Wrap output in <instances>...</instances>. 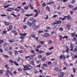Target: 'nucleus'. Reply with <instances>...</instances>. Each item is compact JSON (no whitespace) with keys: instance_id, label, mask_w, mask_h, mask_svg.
<instances>
[{"instance_id":"obj_1","label":"nucleus","mask_w":77,"mask_h":77,"mask_svg":"<svg viewBox=\"0 0 77 77\" xmlns=\"http://www.w3.org/2000/svg\"><path fill=\"white\" fill-rule=\"evenodd\" d=\"M37 21V20H33L32 21V23L29 22V21H28L27 23V24L29 26H32V25H33V24H35L36 23V22Z\"/></svg>"},{"instance_id":"obj_2","label":"nucleus","mask_w":77,"mask_h":77,"mask_svg":"<svg viewBox=\"0 0 77 77\" xmlns=\"http://www.w3.org/2000/svg\"><path fill=\"white\" fill-rule=\"evenodd\" d=\"M28 59V60L30 62L33 59V55H31L30 56H28L26 57L25 59Z\"/></svg>"},{"instance_id":"obj_3","label":"nucleus","mask_w":77,"mask_h":77,"mask_svg":"<svg viewBox=\"0 0 77 77\" xmlns=\"http://www.w3.org/2000/svg\"><path fill=\"white\" fill-rule=\"evenodd\" d=\"M33 29L34 30H36L37 29L39 28L38 26H36L35 24H34V25L32 26Z\"/></svg>"},{"instance_id":"obj_4","label":"nucleus","mask_w":77,"mask_h":77,"mask_svg":"<svg viewBox=\"0 0 77 77\" xmlns=\"http://www.w3.org/2000/svg\"><path fill=\"white\" fill-rule=\"evenodd\" d=\"M59 58L61 59H63L64 60H65V59H66V57H65V56L64 55H61L59 56Z\"/></svg>"},{"instance_id":"obj_5","label":"nucleus","mask_w":77,"mask_h":77,"mask_svg":"<svg viewBox=\"0 0 77 77\" xmlns=\"http://www.w3.org/2000/svg\"><path fill=\"white\" fill-rule=\"evenodd\" d=\"M64 38L67 39V38H68V37L67 36H65L64 37H63L62 36V35H60V40H62V38L64 39Z\"/></svg>"},{"instance_id":"obj_6","label":"nucleus","mask_w":77,"mask_h":77,"mask_svg":"<svg viewBox=\"0 0 77 77\" xmlns=\"http://www.w3.org/2000/svg\"><path fill=\"white\" fill-rule=\"evenodd\" d=\"M8 12H11L12 10L14 9V8H9L7 9Z\"/></svg>"},{"instance_id":"obj_7","label":"nucleus","mask_w":77,"mask_h":77,"mask_svg":"<svg viewBox=\"0 0 77 77\" xmlns=\"http://www.w3.org/2000/svg\"><path fill=\"white\" fill-rule=\"evenodd\" d=\"M11 32L12 33H13L14 34V36H17V35H18V34L17 31H15V30H12L11 31Z\"/></svg>"},{"instance_id":"obj_8","label":"nucleus","mask_w":77,"mask_h":77,"mask_svg":"<svg viewBox=\"0 0 77 77\" xmlns=\"http://www.w3.org/2000/svg\"><path fill=\"white\" fill-rule=\"evenodd\" d=\"M66 18H67V20H71V16L70 15H68L67 16H65L64 17V18L66 19Z\"/></svg>"},{"instance_id":"obj_9","label":"nucleus","mask_w":77,"mask_h":77,"mask_svg":"<svg viewBox=\"0 0 77 77\" xmlns=\"http://www.w3.org/2000/svg\"><path fill=\"white\" fill-rule=\"evenodd\" d=\"M64 72H60V73L59 74V75H60V76L61 77H63L64 75Z\"/></svg>"},{"instance_id":"obj_10","label":"nucleus","mask_w":77,"mask_h":77,"mask_svg":"<svg viewBox=\"0 0 77 77\" xmlns=\"http://www.w3.org/2000/svg\"><path fill=\"white\" fill-rule=\"evenodd\" d=\"M29 67H30L31 68H29ZM33 67L31 66H30V65L29 64H27V66H26V68H27L28 69H30L31 68H32Z\"/></svg>"},{"instance_id":"obj_11","label":"nucleus","mask_w":77,"mask_h":77,"mask_svg":"<svg viewBox=\"0 0 77 77\" xmlns=\"http://www.w3.org/2000/svg\"><path fill=\"white\" fill-rule=\"evenodd\" d=\"M10 72V71L9 70V69H7V72L5 73V75L7 76H8L9 75V73Z\"/></svg>"},{"instance_id":"obj_12","label":"nucleus","mask_w":77,"mask_h":77,"mask_svg":"<svg viewBox=\"0 0 77 77\" xmlns=\"http://www.w3.org/2000/svg\"><path fill=\"white\" fill-rule=\"evenodd\" d=\"M43 37H48L50 35L48 33H46L45 35H43Z\"/></svg>"},{"instance_id":"obj_13","label":"nucleus","mask_w":77,"mask_h":77,"mask_svg":"<svg viewBox=\"0 0 77 77\" xmlns=\"http://www.w3.org/2000/svg\"><path fill=\"white\" fill-rule=\"evenodd\" d=\"M4 23H5V25L6 26H9V24H10V23L9 22H4Z\"/></svg>"},{"instance_id":"obj_14","label":"nucleus","mask_w":77,"mask_h":77,"mask_svg":"<svg viewBox=\"0 0 77 77\" xmlns=\"http://www.w3.org/2000/svg\"><path fill=\"white\" fill-rule=\"evenodd\" d=\"M30 37H32V38L35 39L36 38V35L35 34H33L30 35Z\"/></svg>"},{"instance_id":"obj_15","label":"nucleus","mask_w":77,"mask_h":77,"mask_svg":"<svg viewBox=\"0 0 77 77\" xmlns=\"http://www.w3.org/2000/svg\"><path fill=\"white\" fill-rule=\"evenodd\" d=\"M14 63V62L13 60H10L9 61V63H10V64H13V63Z\"/></svg>"},{"instance_id":"obj_16","label":"nucleus","mask_w":77,"mask_h":77,"mask_svg":"<svg viewBox=\"0 0 77 77\" xmlns=\"http://www.w3.org/2000/svg\"><path fill=\"white\" fill-rule=\"evenodd\" d=\"M74 47V45H73L72 43H71L70 48H73Z\"/></svg>"},{"instance_id":"obj_17","label":"nucleus","mask_w":77,"mask_h":77,"mask_svg":"<svg viewBox=\"0 0 77 77\" xmlns=\"http://www.w3.org/2000/svg\"><path fill=\"white\" fill-rule=\"evenodd\" d=\"M56 23L57 24H61L62 22L61 21L56 20Z\"/></svg>"},{"instance_id":"obj_18","label":"nucleus","mask_w":77,"mask_h":77,"mask_svg":"<svg viewBox=\"0 0 77 77\" xmlns=\"http://www.w3.org/2000/svg\"><path fill=\"white\" fill-rule=\"evenodd\" d=\"M11 6V4L7 5V6H4V8H9V7Z\"/></svg>"},{"instance_id":"obj_19","label":"nucleus","mask_w":77,"mask_h":77,"mask_svg":"<svg viewBox=\"0 0 77 77\" xmlns=\"http://www.w3.org/2000/svg\"><path fill=\"white\" fill-rule=\"evenodd\" d=\"M29 7L31 9H34V8L33 7V6L32 4L29 5Z\"/></svg>"},{"instance_id":"obj_20","label":"nucleus","mask_w":77,"mask_h":77,"mask_svg":"<svg viewBox=\"0 0 77 77\" xmlns=\"http://www.w3.org/2000/svg\"><path fill=\"white\" fill-rule=\"evenodd\" d=\"M12 28H13V26L12 25H10L9 26V29L10 30H11L12 29Z\"/></svg>"},{"instance_id":"obj_21","label":"nucleus","mask_w":77,"mask_h":77,"mask_svg":"<svg viewBox=\"0 0 77 77\" xmlns=\"http://www.w3.org/2000/svg\"><path fill=\"white\" fill-rule=\"evenodd\" d=\"M3 57H5V58H9V56H8L7 55L3 54Z\"/></svg>"},{"instance_id":"obj_22","label":"nucleus","mask_w":77,"mask_h":77,"mask_svg":"<svg viewBox=\"0 0 77 77\" xmlns=\"http://www.w3.org/2000/svg\"><path fill=\"white\" fill-rule=\"evenodd\" d=\"M54 2H51V1H50L49 3H48L47 5H51V4H53Z\"/></svg>"},{"instance_id":"obj_23","label":"nucleus","mask_w":77,"mask_h":77,"mask_svg":"<svg viewBox=\"0 0 77 77\" xmlns=\"http://www.w3.org/2000/svg\"><path fill=\"white\" fill-rule=\"evenodd\" d=\"M46 9H47V10H48V12H50V7L47 6L46 7Z\"/></svg>"},{"instance_id":"obj_24","label":"nucleus","mask_w":77,"mask_h":77,"mask_svg":"<svg viewBox=\"0 0 77 77\" xmlns=\"http://www.w3.org/2000/svg\"><path fill=\"white\" fill-rule=\"evenodd\" d=\"M20 35H22V36H26V35H27V33H23L22 34H20Z\"/></svg>"},{"instance_id":"obj_25","label":"nucleus","mask_w":77,"mask_h":77,"mask_svg":"<svg viewBox=\"0 0 77 77\" xmlns=\"http://www.w3.org/2000/svg\"><path fill=\"white\" fill-rule=\"evenodd\" d=\"M33 14H26L25 16H27V17H30V16H32Z\"/></svg>"},{"instance_id":"obj_26","label":"nucleus","mask_w":77,"mask_h":77,"mask_svg":"<svg viewBox=\"0 0 77 77\" xmlns=\"http://www.w3.org/2000/svg\"><path fill=\"white\" fill-rule=\"evenodd\" d=\"M4 50L5 51H8L9 50V48L8 47H6L5 48Z\"/></svg>"},{"instance_id":"obj_27","label":"nucleus","mask_w":77,"mask_h":77,"mask_svg":"<svg viewBox=\"0 0 77 77\" xmlns=\"http://www.w3.org/2000/svg\"><path fill=\"white\" fill-rule=\"evenodd\" d=\"M76 35V33H75V32L72 33L71 34V35L72 37L75 36Z\"/></svg>"},{"instance_id":"obj_28","label":"nucleus","mask_w":77,"mask_h":77,"mask_svg":"<svg viewBox=\"0 0 77 77\" xmlns=\"http://www.w3.org/2000/svg\"><path fill=\"white\" fill-rule=\"evenodd\" d=\"M2 33L3 34H6L7 33V31H6L4 30L3 31H2Z\"/></svg>"},{"instance_id":"obj_29","label":"nucleus","mask_w":77,"mask_h":77,"mask_svg":"<svg viewBox=\"0 0 77 77\" xmlns=\"http://www.w3.org/2000/svg\"><path fill=\"white\" fill-rule=\"evenodd\" d=\"M67 27L68 29H69V30L70 28H71V26H70V25H69V24L67 25Z\"/></svg>"},{"instance_id":"obj_30","label":"nucleus","mask_w":77,"mask_h":77,"mask_svg":"<svg viewBox=\"0 0 77 77\" xmlns=\"http://www.w3.org/2000/svg\"><path fill=\"white\" fill-rule=\"evenodd\" d=\"M30 63L32 65H34L35 64H34V61H33V60H32L31 61Z\"/></svg>"},{"instance_id":"obj_31","label":"nucleus","mask_w":77,"mask_h":77,"mask_svg":"<svg viewBox=\"0 0 77 77\" xmlns=\"http://www.w3.org/2000/svg\"><path fill=\"white\" fill-rule=\"evenodd\" d=\"M14 65H15L17 66H18V65H19L17 63V61H14Z\"/></svg>"},{"instance_id":"obj_32","label":"nucleus","mask_w":77,"mask_h":77,"mask_svg":"<svg viewBox=\"0 0 77 77\" xmlns=\"http://www.w3.org/2000/svg\"><path fill=\"white\" fill-rule=\"evenodd\" d=\"M24 38H25V36H20V38L21 39H24Z\"/></svg>"},{"instance_id":"obj_33","label":"nucleus","mask_w":77,"mask_h":77,"mask_svg":"<svg viewBox=\"0 0 77 77\" xmlns=\"http://www.w3.org/2000/svg\"><path fill=\"white\" fill-rule=\"evenodd\" d=\"M72 40L73 41H74V42H75V41H77V39L75 37H74L73 38Z\"/></svg>"},{"instance_id":"obj_34","label":"nucleus","mask_w":77,"mask_h":77,"mask_svg":"<svg viewBox=\"0 0 77 77\" xmlns=\"http://www.w3.org/2000/svg\"><path fill=\"white\" fill-rule=\"evenodd\" d=\"M37 48H39L41 47V45H38L37 46H35Z\"/></svg>"},{"instance_id":"obj_35","label":"nucleus","mask_w":77,"mask_h":77,"mask_svg":"<svg viewBox=\"0 0 77 77\" xmlns=\"http://www.w3.org/2000/svg\"><path fill=\"white\" fill-rule=\"evenodd\" d=\"M7 18L8 20H11L12 19V17L11 16H8Z\"/></svg>"},{"instance_id":"obj_36","label":"nucleus","mask_w":77,"mask_h":77,"mask_svg":"<svg viewBox=\"0 0 77 77\" xmlns=\"http://www.w3.org/2000/svg\"><path fill=\"white\" fill-rule=\"evenodd\" d=\"M38 10L39 12H41L42 11V9L39 8H38Z\"/></svg>"},{"instance_id":"obj_37","label":"nucleus","mask_w":77,"mask_h":77,"mask_svg":"<svg viewBox=\"0 0 77 77\" xmlns=\"http://www.w3.org/2000/svg\"><path fill=\"white\" fill-rule=\"evenodd\" d=\"M51 53H52V52H51L49 53H46V55L47 56H48L49 55H50V54H51Z\"/></svg>"},{"instance_id":"obj_38","label":"nucleus","mask_w":77,"mask_h":77,"mask_svg":"<svg viewBox=\"0 0 77 77\" xmlns=\"http://www.w3.org/2000/svg\"><path fill=\"white\" fill-rule=\"evenodd\" d=\"M9 54H10V55H11V54H12V51H9Z\"/></svg>"},{"instance_id":"obj_39","label":"nucleus","mask_w":77,"mask_h":77,"mask_svg":"<svg viewBox=\"0 0 77 77\" xmlns=\"http://www.w3.org/2000/svg\"><path fill=\"white\" fill-rule=\"evenodd\" d=\"M64 65H65L66 66H68V63H66V62H65L64 63Z\"/></svg>"},{"instance_id":"obj_40","label":"nucleus","mask_w":77,"mask_h":77,"mask_svg":"<svg viewBox=\"0 0 77 77\" xmlns=\"http://www.w3.org/2000/svg\"><path fill=\"white\" fill-rule=\"evenodd\" d=\"M38 58L39 59H42V55H39L38 56Z\"/></svg>"},{"instance_id":"obj_41","label":"nucleus","mask_w":77,"mask_h":77,"mask_svg":"<svg viewBox=\"0 0 77 77\" xmlns=\"http://www.w3.org/2000/svg\"><path fill=\"white\" fill-rule=\"evenodd\" d=\"M58 69H59L58 68L56 67L54 69V71H57L58 70Z\"/></svg>"},{"instance_id":"obj_42","label":"nucleus","mask_w":77,"mask_h":77,"mask_svg":"<svg viewBox=\"0 0 77 77\" xmlns=\"http://www.w3.org/2000/svg\"><path fill=\"white\" fill-rule=\"evenodd\" d=\"M46 58L45 57H43L42 59V61H44L45 60V59Z\"/></svg>"},{"instance_id":"obj_43","label":"nucleus","mask_w":77,"mask_h":77,"mask_svg":"<svg viewBox=\"0 0 77 77\" xmlns=\"http://www.w3.org/2000/svg\"><path fill=\"white\" fill-rule=\"evenodd\" d=\"M4 40H0V43H3L4 42Z\"/></svg>"},{"instance_id":"obj_44","label":"nucleus","mask_w":77,"mask_h":77,"mask_svg":"<svg viewBox=\"0 0 77 77\" xmlns=\"http://www.w3.org/2000/svg\"><path fill=\"white\" fill-rule=\"evenodd\" d=\"M52 42H52V41H51V40H50L48 41V43L49 44H51Z\"/></svg>"},{"instance_id":"obj_45","label":"nucleus","mask_w":77,"mask_h":77,"mask_svg":"<svg viewBox=\"0 0 77 77\" xmlns=\"http://www.w3.org/2000/svg\"><path fill=\"white\" fill-rule=\"evenodd\" d=\"M3 72H4L3 70H0V74H3Z\"/></svg>"},{"instance_id":"obj_46","label":"nucleus","mask_w":77,"mask_h":77,"mask_svg":"<svg viewBox=\"0 0 77 77\" xmlns=\"http://www.w3.org/2000/svg\"><path fill=\"white\" fill-rule=\"evenodd\" d=\"M77 10V6L76 7L72 9V10H73V11H76V10Z\"/></svg>"},{"instance_id":"obj_47","label":"nucleus","mask_w":77,"mask_h":77,"mask_svg":"<svg viewBox=\"0 0 77 77\" xmlns=\"http://www.w3.org/2000/svg\"><path fill=\"white\" fill-rule=\"evenodd\" d=\"M8 41H9V42H10V43L11 44H12L11 39H9L8 40Z\"/></svg>"},{"instance_id":"obj_48","label":"nucleus","mask_w":77,"mask_h":77,"mask_svg":"<svg viewBox=\"0 0 77 77\" xmlns=\"http://www.w3.org/2000/svg\"><path fill=\"white\" fill-rule=\"evenodd\" d=\"M46 30H50V29H51V27L47 26L46 28Z\"/></svg>"},{"instance_id":"obj_49","label":"nucleus","mask_w":77,"mask_h":77,"mask_svg":"<svg viewBox=\"0 0 77 77\" xmlns=\"http://www.w3.org/2000/svg\"><path fill=\"white\" fill-rule=\"evenodd\" d=\"M73 52H75V51H77V48H75L73 51Z\"/></svg>"},{"instance_id":"obj_50","label":"nucleus","mask_w":77,"mask_h":77,"mask_svg":"<svg viewBox=\"0 0 77 77\" xmlns=\"http://www.w3.org/2000/svg\"><path fill=\"white\" fill-rule=\"evenodd\" d=\"M44 51H39L38 53L39 54H41L42 53H44Z\"/></svg>"},{"instance_id":"obj_51","label":"nucleus","mask_w":77,"mask_h":77,"mask_svg":"<svg viewBox=\"0 0 77 77\" xmlns=\"http://www.w3.org/2000/svg\"><path fill=\"white\" fill-rule=\"evenodd\" d=\"M42 66H47V64L45 63H43L42 64Z\"/></svg>"},{"instance_id":"obj_52","label":"nucleus","mask_w":77,"mask_h":77,"mask_svg":"<svg viewBox=\"0 0 77 77\" xmlns=\"http://www.w3.org/2000/svg\"><path fill=\"white\" fill-rule=\"evenodd\" d=\"M63 29L62 28H60V32H62L63 30Z\"/></svg>"},{"instance_id":"obj_53","label":"nucleus","mask_w":77,"mask_h":77,"mask_svg":"<svg viewBox=\"0 0 77 77\" xmlns=\"http://www.w3.org/2000/svg\"><path fill=\"white\" fill-rule=\"evenodd\" d=\"M20 60H21V58H20V57H19V58H17V60L18 61V62H19Z\"/></svg>"},{"instance_id":"obj_54","label":"nucleus","mask_w":77,"mask_h":77,"mask_svg":"<svg viewBox=\"0 0 77 77\" xmlns=\"http://www.w3.org/2000/svg\"><path fill=\"white\" fill-rule=\"evenodd\" d=\"M30 52H31V53H32V54L34 53L35 52H34V51H33V50H31L30 51Z\"/></svg>"},{"instance_id":"obj_55","label":"nucleus","mask_w":77,"mask_h":77,"mask_svg":"<svg viewBox=\"0 0 77 77\" xmlns=\"http://www.w3.org/2000/svg\"><path fill=\"white\" fill-rule=\"evenodd\" d=\"M38 33H43V31L41 30V31H38Z\"/></svg>"},{"instance_id":"obj_56","label":"nucleus","mask_w":77,"mask_h":77,"mask_svg":"<svg viewBox=\"0 0 77 77\" xmlns=\"http://www.w3.org/2000/svg\"><path fill=\"white\" fill-rule=\"evenodd\" d=\"M69 8H73V6L71 5H69Z\"/></svg>"},{"instance_id":"obj_57","label":"nucleus","mask_w":77,"mask_h":77,"mask_svg":"<svg viewBox=\"0 0 77 77\" xmlns=\"http://www.w3.org/2000/svg\"><path fill=\"white\" fill-rule=\"evenodd\" d=\"M10 72V75L13 76V75H12V72Z\"/></svg>"},{"instance_id":"obj_58","label":"nucleus","mask_w":77,"mask_h":77,"mask_svg":"<svg viewBox=\"0 0 77 77\" xmlns=\"http://www.w3.org/2000/svg\"><path fill=\"white\" fill-rule=\"evenodd\" d=\"M23 29H26V28H27V26H23Z\"/></svg>"},{"instance_id":"obj_59","label":"nucleus","mask_w":77,"mask_h":77,"mask_svg":"<svg viewBox=\"0 0 77 77\" xmlns=\"http://www.w3.org/2000/svg\"><path fill=\"white\" fill-rule=\"evenodd\" d=\"M11 41L12 42H12H15V39H14V38L11 39Z\"/></svg>"},{"instance_id":"obj_60","label":"nucleus","mask_w":77,"mask_h":77,"mask_svg":"<svg viewBox=\"0 0 77 77\" xmlns=\"http://www.w3.org/2000/svg\"><path fill=\"white\" fill-rule=\"evenodd\" d=\"M53 48H54L53 47H51V48H49V50H51L53 49Z\"/></svg>"},{"instance_id":"obj_61","label":"nucleus","mask_w":77,"mask_h":77,"mask_svg":"<svg viewBox=\"0 0 77 77\" xmlns=\"http://www.w3.org/2000/svg\"><path fill=\"white\" fill-rule=\"evenodd\" d=\"M66 48L67 50L69 51V48H68V47L67 46H66Z\"/></svg>"},{"instance_id":"obj_62","label":"nucleus","mask_w":77,"mask_h":77,"mask_svg":"<svg viewBox=\"0 0 77 77\" xmlns=\"http://www.w3.org/2000/svg\"><path fill=\"white\" fill-rule=\"evenodd\" d=\"M35 50L36 51H37V52H39V49H37V48L35 49Z\"/></svg>"},{"instance_id":"obj_63","label":"nucleus","mask_w":77,"mask_h":77,"mask_svg":"<svg viewBox=\"0 0 77 77\" xmlns=\"http://www.w3.org/2000/svg\"><path fill=\"white\" fill-rule=\"evenodd\" d=\"M18 51H14V54H17V53H18Z\"/></svg>"},{"instance_id":"obj_64","label":"nucleus","mask_w":77,"mask_h":77,"mask_svg":"<svg viewBox=\"0 0 77 77\" xmlns=\"http://www.w3.org/2000/svg\"><path fill=\"white\" fill-rule=\"evenodd\" d=\"M73 72L74 73L75 72V68H73Z\"/></svg>"}]
</instances>
